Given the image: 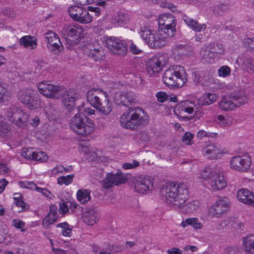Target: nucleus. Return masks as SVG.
I'll list each match as a JSON object with an SVG mask.
<instances>
[{
  "label": "nucleus",
  "mask_w": 254,
  "mask_h": 254,
  "mask_svg": "<svg viewBox=\"0 0 254 254\" xmlns=\"http://www.w3.org/2000/svg\"><path fill=\"white\" fill-rule=\"evenodd\" d=\"M83 221L88 225L93 226L95 223V211L89 210L83 216Z\"/></svg>",
  "instance_id": "obj_34"
},
{
  "label": "nucleus",
  "mask_w": 254,
  "mask_h": 254,
  "mask_svg": "<svg viewBox=\"0 0 254 254\" xmlns=\"http://www.w3.org/2000/svg\"><path fill=\"white\" fill-rule=\"evenodd\" d=\"M17 98L23 104L30 109H37L40 107V101L36 91L30 88H24L18 91Z\"/></svg>",
  "instance_id": "obj_10"
},
{
  "label": "nucleus",
  "mask_w": 254,
  "mask_h": 254,
  "mask_svg": "<svg viewBox=\"0 0 254 254\" xmlns=\"http://www.w3.org/2000/svg\"><path fill=\"white\" fill-rule=\"evenodd\" d=\"M155 97L158 102L164 103L169 99V95L164 91H159L155 94Z\"/></svg>",
  "instance_id": "obj_44"
},
{
  "label": "nucleus",
  "mask_w": 254,
  "mask_h": 254,
  "mask_svg": "<svg viewBox=\"0 0 254 254\" xmlns=\"http://www.w3.org/2000/svg\"><path fill=\"white\" fill-rule=\"evenodd\" d=\"M93 123L87 117L78 113L75 115L69 122L71 129L78 135L86 136L93 130Z\"/></svg>",
  "instance_id": "obj_6"
},
{
  "label": "nucleus",
  "mask_w": 254,
  "mask_h": 254,
  "mask_svg": "<svg viewBox=\"0 0 254 254\" xmlns=\"http://www.w3.org/2000/svg\"><path fill=\"white\" fill-rule=\"evenodd\" d=\"M218 134L215 132H209L204 130H199L197 133V137L199 139H202L204 137L214 138L217 136Z\"/></svg>",
  "instance_id": "obj_43"
},
{
  "label": "nucleus",
  "mask_w": 254,
  "mask_h": 254,
  "mask_svg": "<svg viewBox=\"0 0 254 254\" xmlns=\"http://www.w3.org/2000/svg\"><path fill=\"white\" fill-rule=\"evenodd\" d=\"M183 20L191 29L195 32L203 31L206 28V25L205 24H199L196 20L187 15H184L183 17Z\"/></svg>",
  "instance_id": "obj_27"
},
{
  "label": "nucleus",
  "mask_w": 254,
  "mask_h": 254,
  "mask_svg": "<svg viewBox=\"0 0 254 254\" xmlns=\"http://www.w3.org/2000/svg\"><path fill=\"white\" fill-rule=\"evenodd\" d=\"M20 43L24 47L34 49L37 47V39L35 37L25 36L20 39Z\"/></svg>",
  "instance_id": "obj_30"
},
{
  "label": "nucleus",
  "mask_w": 254,
  "mask_h": 254,
  "mask_svg": "<svg viewBox=\"0 0 254 254\" xmlns=\"http://www.w3.org/2000/svg\"><path fill=\"white\" fill-rule=\"evenodd\" d=\"M251 165L252 159L248 153L235 156L230 160V168L236 172H247L250 169Z\"/></svg>",
  "instance_id": "obj_13"
},
{
  "label": "nucleus",
  "mask_w": 254,
  "mask_h": 254,
  "mask_svg": "<svg viewBox=\"0 0 254 254\" xmlns=\"http://www.w3.org/2000/svg\"><path fill=\"white\" fill-rule=\"evenodd\" d=\"M128 21V17L127 14L123 12H120L117 15L115 16L112 19V22L118 26H121L127 23Z\"/></svg>",
  "instance_id": "obj_31"
},
{
  "label": "nucleus",
  "mask_w": 254,
  "mask_h": 254,
  "mask_svg": "<svg viewBox=\"0 0 254 254\" xmlns=\"http://www.w3.org/2000/svg\"><path fill=\"white\" fill-rule=\"evenodd\" d=\"M48 157L47 155L44 152H38L35 151L34 157L33 160L40 161L44 162L47 160Z\"/></svg>",
  "instance_id": "obj_50"
},
{
  "label": "nucleus",
  "mask_w": 254,
  "mask_h": 254,
  "mask_svg": "<svg viewBox=\"0 0 254 254\" xmlns=\"http://www.w3.org/2000/svg\"><path fill=\"white\" fill-rule=\"evenodd\" d=\"M219 108L225 111H232L236 108L233 95H225L218 103Z\"/></svg>",
  "instance_id": "obj_25"
},
{
  "label": "nucleus",
  "mask_w": 254,
  "mask_h": 254,
  "mask_svg": "<svg viewBox=\"0 0 254 254\" xmlns=\"http://www.w3.org/2000/svg\"><path fill=\"white\" fill-rule=\"evenodd\" d=\"M102 43H105L109 52L113 55L125 56L127 53V44L126 40L121 37H100Z\"/></svg>",
  "instance_id": "obj_8"
},
{
  "label": "nucleus",
  "mask_w": 254,
  "mask_h": 254,
  "mask_svg": "<svg viewBox=\"0 0 254 254\" xmlns=\"http://www.w3.org/2000/svg\"><path fill=\"white\" fill-rule=\"evenodd\" d=\"M4 120V117L0 114V136L1 137L8 136L9 134V127Z\"/></svg>",
  "instance_id": "obj_35"
},
{
  "label": "nucleus",
  "mask_w": 254,
  "mask_h": 254,
  "mask_svg": "<svg viewBox=\"0 0 254 254\" xmlns=\"http://www.w3.org/2000/svg\"><path fill=\"white\" fill-rule=\"evenodd\" d=\"M90 192L88 190H79L76 193L77 199L81 203H86L91 199Z\"/></svg>",
  "instance_id": "obj_32"
},
{
  "label": "nucleus",
  "mask_w": 254,
  "mask_h": 254,
  "mask_svg": "<svg viewBox=\"0 0 254 254\" xmlns=\"http://www.w3.org/2000/svg\"><path fill=\"white\" fill-rule=\"evenodd\" d=\"M148 122V117L147 115L140 116L133 110L125 112L120 118L121 127L129 129H134L138 126L146 125Z\"/></svg>",
  "instance_id": "obj_7"
},
{
  "label": "nucleus",
  "mask_w": 254,
  "mask_h": 254,
  "mask_svg": "<svg viewBox=\"0 0 254 254\" xmlns=\"http://www.w3.org/2000/svg\"><path fill=\"white\" fill-rule=\"evenodd\" d=\"M216 122L222 127L230 126L233 122L232 117L228 115H218L215 119Z\"/></svg>",
  "instance_id": "obj_33"
},
{
  "label": "nucleus",
  "mask_w": 254,
  "mask_h": 254,
  "mask_svg": "<svg viewBox=\"0 0 254 254\" xmlns=\"http://www.w3.org/2000/svg\"><path fill=\"white\" fill-rule=\"evenodd\" d=\"M7 171V166L2 163L0 164V175H3L6 173Z\"/></svg>",
  "instance_id": "obj_63"
},
{
  "label": "nucleus",
  "mask_w": 254,
  "mask_h": 254,
  "mask_svg": "<svg viewBox=\"0 0 254 254\" xmlns=\"http://www.w3.org/2000/svg\"><path fill=\"white\" fill-rule=\"evenodd\" d=\"M8 184V182L5 179H2L0 181V193L3 191L5 186Z\"/></svg>",
  "instance_id": "obj_61"
},
{
  "label": "nucleus",
  "mask_w": 254,
  "mask_h": 254,
  "mask_svg": "<svg viewBox=\"0 0 254 254\" xmlns=\"http://www.w3.org/2000/svg\"><path fill=\"white\" fill-rule=\"evenodd\" d=\"M58 214L56 208L53 206H51L49 214L43 220V225L46 229H48L49 226L54 223L58 219Z\"/></svg>",
  "instance_id": "obj_29"
},
{
  "label": "nucleus",
  "mask_w": 254,
  "mask_h": 254,
  "mask_svg": "<svg viewBox=\"0 0 254 254\" xmlns=\"http://www.w3.org/2000/svg\"><path fill=\"white\" fill-rule=\"evenodd\" d=\"M162 194L165 198L167 203L175 209L186 207V211L190 212L198 207L197 201H192L185 205L190 194L187 186L185 184H168L162 189Z\"/></svg>",
  "instance_id": "obj_1"
},
{
  "label": "nucleus",
  "mask_w": 254,
  "mask_h": 254,
  "mask_svg": "<svg viewBox=\"0 0 254 254\" xmlns=\"http://www.w3.org/2000/svg\"><path fill=\"white\" fill-rule=\"evenodd\" d=\"M233 99L236 108L247 103L248 101V98L245 94L233 95Z\"/></svg>",
  "instance_id": "obj_37"
},
{
  "label": "nucleus",
  "mask_w": 254,
  "mask_h": 254,
  "mask_svg": "<svg viewBox=\"0 0 254 254\" xmlns=\"http://www.w3.org/2000/svg\"><path fill=\"white\" fill-rule=\"evenodd\" d=\"M245 43H247L250 48L254 50V38L253 39L249 38L246 40Z\"/></svg>",
  "instance_id": "obj_64"
},
{
  "label": "nucleus",
  "mask_w": 254,
  "mask_h": 254,
  "mask_svg": "<svg viewBox=\"0 0 254 254\" xmlns=\"http://www.w3.org/2000/svg\"><path fill=\"white\" fill-rule=\"evenodd\" d=\"M193 134L190 132L185 133L183 137V142L186 145H190L193 143Z\"/></svg>",
  "instance_id": "obj_47"
},
{
  "label": "nucleus",
  "mask_w": 254,
  "mask_h": 254,
  "mask_svg": "<svg viewBox=\"0 0 254 254\" xmlns=\"http://www.w3.org/2000/svg\"><path fill=\"white\" fill-rule=\"evenodd\" d=\"M242 246L246 254H254V235L243 237Z\"/></svg>",
  "instance_id": "obj_26"
},
{
  "label": "nucleus",
  "mask_w": 254,
  "mask_h": 254,
  "mask_svg": "<svg viewBox=\"0 0 254 254\" xmlns=\"http://www.w3.org/2000/svg\"><path fill=\"white\" fill-rule=\"evenodd\" d=\"M184 250L185 251H190L191 252H194L197 251L198 249L195 246L187 245L184 247Z\"/></svg>",
  "instance_id": "obj_62"
},
{
  "label": "nucleus",
  "mask_w": 254,
  "mask_h": 254,
  "mask_svg": "<svg viewBox=\"0 0 254 254\" xmlns=\"http://www.w3.org/2000/svg\"><path fill=\"white\" fill-rule=\"evenodd\" d=\"M44 37L47 42V48L51 53L58 56L64 51V46L55 32L49 31L44 34Z\"/></svg>",
  "instance_id": "obj_14"
},
{
  "label": "nucleus",
  "mask_w": 254,
  "mask_h": 254,
  "mask_svg": "<svg viewBox=\"0 0 254 254\" xmlns=\"http://www.w3.org/2000/svg\"><path fill=\"white\" fill-rule=\"evenodd\" d=\"M230 207V202L227 197H221L208 208V214L211 217L219 218Z\"/></svg>",
  "instance_id": "obj_16"
},
{
  "label": "nucleus",
  "mask_w": 254,
  "mask_h": 254,
  "mask_svg": "<svg viewBox=\"0 0 254 254\" xmlns=\"http://www.w3.org/2000/svg\"><path fill=\"white\" fill-rule=\"evenodd\" d=\"M19 185L20 187L22 188H26L30 190H35V188H36V184H35L33 182H23L20 181L19 182Z\"/></svg>",
  "instance_id": "obj_46"
},
{
  "label": "nucleus",
  "mask_w": 254,
  "mask_h": 254,
  "mask_svg": "<svg viewBox=\"0 0 254 254\" xmlns=\"http://www.w3.org/2000/svg\"><path fill=\"white\" fill-rule=\"evenodd\" d=\"M80 98V95L77 90L70 89L65 92L63 97V103L69 112L75 107V101Z\"/></svg>",
  "instance_id": "obj_19"
},
{
  "label": "nucleus",
  "mask_w": 254,
  "mask_h": 254,
  "mask_svg": "<svg viewBox=\"0 0 254 254\" xmlns=\"http://www.w3.org/2000/svg\"><path fill=\"white\" fill-rule=\"evenodd\" d=\"M219 98L215 93H205L199 98H193L178 103L174 108V112L178 118L187 113L189 115H196L204 106H209L215 102Z\"/></svg>",
  "instance_id": "obj_2"
},
{
  "label": "nucleus",
  "mask_w": 254,
  "mask_h": 254,
  "mask_svg": "<svg viewBox=\"0 0 254 254\" xmlns=\"http://www.w3.org/2000/svg\"><path fill=\"white\" fill-rule=\"evenodd\" d=\"M14 203L17 207H20L22 211H26L29 208V205L24 202L23 198L18 200L14 201Z\"/></svg>",
  "instance_id": "obj_51"
},
{
  "label": "nucleus",
  "mask_w": 254,
  "mask_h": 254,
  "mask_svg": "<svg viewBox=\"0 0 254 254\" xmlns=\"http://www.w3.org/2000/svg\"><path fill=\"white\" fill-rule=\"evenodd\" d=\"M224 254H241V251L238 247L232 246L225 250Z\"/></svg>",
  "instance_id": "obj_56"
},
{
  "label": "nucleus",
  "mask_w": 254,
  "mask_h": 254,
  "mask_svg": "<svg viewBox=\"0 0 254 254\" xmlns=\"http://www.w3.org/2000/svg\"><path fill=\"white\" fill-rule=\"evenodd\" d=\"M25 223L19 219H14L11 222V225L17 229H20L22 231H24L25 230L23 229L25 226Z\"/></svg>",
  "instance_id": "obj_53"
},
{
  "label": "nucleus",
  "mask_w": 254,
  "mask_h": 254,
  "mask_svg": "<svg viewBox=\"0 0 254 254\" xmlns=\"http://www.w3.org/2000/svg\"><path fill=\"white\" fill-rule=\"evenodd\" d=\"M68 13L74 20L81 23H89L92 20V16L84 8L77 5H73L69 7Z\"/></svg>",
  "instance_id": "obj_18"
},
{
  "label": "nucleus",
  "mask_w": 254,
  "mask_h": 254,
  "mask_svg": "<svg viewBox=\"0 0 254 254\" xmlns=\"http://www.w3.org/2000/svg\"><path fill=\"white\" fill-rule=\"evenodd\" d=\"M159 27L166 35L173 37L176 32L177 20L175 17L170 13H164L159 16Z\"/></svg>",
  "instance_id": "obj_12"
},
{
  "label": "nucleus",
  "mask_w": 254,
  "mask_h": 254,
  "mask_svg": "<svg viewBox=\"0 0 254 254\" xmlns=\"http://www.w3.org/2000/svg\"><path fill=\"white\" fill-rule=\"evenodd\" d=\"M162 63L160 58L157 56L150 58L146 64V72L149 76H155L162 70Z\"/></svg>",
  "instance_id": "obj_21"
},
{
  "label": "nucleus",
  "mask_w": 254,
  "mask_h": 254,
  "mask_svg": "<svg viewBox=\"0 0 254 254\" xmlns=\"http://www.w3.org/2000/svg\"><path fill=\"white\" fill-rule=\"evenodd\" d=\"M74 177V174L61 176L58 179V183L60 185H65L67 186L72 182Z\"/></svg>",
  "instance_id": "obj_39"
},
{
  "label": "nucleus",
  "mask_w": 254,
  "mask_h": 254,
  "mask_svg": "<svg viewBox=\"0 0 254 254\" xmlns=\"http://www.w3.org/2000/svg\"><path fill=\"white\" fill-rule=\"evenodd\" d=\"M168 254H182V251L178 248L174 247L169 249L166 251Z\"/></svg>",
  "instance_id": "obj_60"
},
{
  "label": "nucleus",
  "mask_w": 254,
  "mask_h": 254,
  "mask_svg": "<svg viewBox=\"0 0 254 254\" xmlns=\"http://www.w3.org/2000/svg\"><path fill=\"white\" fill-rule=\"evenodd\" d=\"M2 13L6 16L14 18L16 15V12L14 10L10 7H5L2 9Z\"/></svg>",
  "instance_id": "obj_54"
},
{
  "label": "nucleus",
  "mask_w": 254,
  "mask_h": 254,
  "mask_svg": "<svg viewBox=\"0 0 254 254\" xmlns=\"http://www.w3.org/2000/svg\"><path fill=\"white\" fill-rule=\"evenodd\" d=\"M237 198L240 202L254 207V192L247 189H240L237 191Z\"/></svg>",
  "instance_id": "obj_24"
},
{
  "label": "nucleus",
  "mask_w": 254,
  "mask_h": 254,
  "mask_svg": "<svg viewBox=\"0 0 254 254\" xmlns=\"http://www.w3.org/2000/svg\"><path fill=\"white\" fill-rule=\"evenodd\" d=\"M203 155L210 159H217L222 157L224 152L216 145L209 143L202 149Z\"/></svg>",
  "instance_id": "obj_22"
},
{
  "label": "nucleus",
  "mask_w": 254,
  "mask_h": 254,
  "mask_svg": "<svg viewBox=\"0 0 254 254\" xmlns=\"http://www.w3.org/2000/svg\"><path fill=\"white\" fill-rule=\"evenodd\" d=\"M113 249V246L110 244H106L103 250L99 253V254H113L111 253V251Z\"/></svg>",
  "instance_id": "obj_58"
},
{
  "label": "nucleus",
  "mask_w": 254,
  "mask_h": 254,
  "mask_svg": "<svg viewBox=\"0 0 254 254\" xmlns=\"http://www.w3.org/2000/svg\"><path fill=\"white\" fill-rule=\"evenodd\" d=\"M10 98L9 93L4 84L0 80V103L7 101Z\"/></svg>",
  "instance_id": "obj_36"
},
{
  "label": "nucleus",
  "mask_w": 254,
  "mask_h": 254,
  "mask_svg": "<svg viewBox=\"0 0 254 254\" xmlns=\"http://www.w3.org/2000/svg\"><path fill=\"white\" fill-rule=\"evenodd\" d=\"M127 182L126 176L122 173L113 174L109 173L103 180L102 186L104 188L108 189L114 186L125 184Z\"/></svg>",
  "instance_id": "obj_20"
},
{
  "label": "nucleus",
  "mask_w": 254,
  "mask_h": 254,
  "mask_svg": "<svg viewBox=\"0 0 254 254\" xmlns=\"http://www.w3.org/2000/svg\"><path fill=\"white\" fill-rule=\"evenodd\" d=\"M163 81L166 85L173 88L181 87L188 81L186 71L183 66L179 65L169 68L163 74Z\"/></svg>",
  "instance_id": "obj_4"
},
{
  "label": "nucleus",
  "mask_w": 254,
  "mask_h": 254,
  "mask_svg": "<svg viewBox=\"0 0 254 254\" xmlns=\"http://www.w3.org/2000/svg\"><path fill=\"white\" fill-rule=\"evenodd\" d=\"M59 212L61 214H64L69 211V207L66 203L63 200L59 203Z\"/></svg>",
  "instance_id": "obj_57"
},
{
  "label": "nucleus",
  "mask_w": 254,
  "mask_h": 254,
  "mask_svg": "<svg viewBox=\"0 0 254 254\" xmlns=\"http://www.w3.org/2000/svg\"><path fill=\"white\" fill-rule=\"evenodd\" d=\"M96 93L101 94L104 97V101L103 102L100 101V97L96 96V109L103 113L104 115L109 114L111 110V104L107 100V94L106 92L103 91L101 89H96Z\"/></svg>",
  "instance_id": "obj_23"
},
{
  "label": "nucleus",
  "mask_w": 254,
  "mask_h": 254,
  "mask_svg": "<svg viewBox=\"0 0 254 254\" xmlns=\"http://www.w3.org/2000/svg\"><path fill=\"white\" fill-rule=\"evenodd\" d=\"M231 69L227 65L220 66L218 69V75L220 77L225 78L231 74Z\"/></svg>",
  "instance_id": "obj_41"
},
{
  "label": "nucleus",
  "mask_w": 254,
  "mask_h": 254,
  "mask_svg": "<svg viewBox=\"0 0 254 254\" xmlns=\"http://www.w3.org/2000/svg\"><path fill=\"white\" fill-rule=\"evenodd\" d=\"M244 66L246 69L249 72H252L254 71V64L253 61L251 59H247L244 62Z\"/></svg>",
  "instance_id": "obj_55"
},
{
  "label": "nucleus",
  "mask_w": 254,
  "mask_h": 254,
  "mask_svg": "<svg viewBox=\"0 0 254 254\" xmlns=\"http://www.w3.org/2000/svg\"><path fill=\"white\" fill-rule=\"evenodd\" d=\"M139 165V163L136 160H133L131 163H126L123 164L122 167L125 170L134 169Z\"/></svg>",
  "instance_id": "obj_52"
},
{
  "label": "nucleus",
  "mask_w": 254,
  "mask_h": 254,
  "mask_svg": "<svg viewBox=\"0 0 254 254\" xmlns=\"http://www.w3.org/2000/svg\"><path fill=\"white\" fill-rule=\"evenodd\" d=\"M34 153L35 151L32 148H23L21 152V155L29 160L34 159Z\"/></svg>",
  "instance_id": "obj_42"
},
{
  "label": "nucleus",
  "mask_w": 254,
  "mask_h": 254,
  "mask_svg": "<svg viewBox=\"0 0 254 254\" xmlns=\"http://www.w3.org/2000/svg\"><path fill=\"white\" fill-rule=\"evenodd\" d=\"M95 89H92L89 90L86 95L87 100L89 102L90 105L95 108Z\"/></svg>",
  "instance_id": "obj_45"
},
{
  "label": "nucleus",
  "mask_w": 254,
  "mask_h": 254,
  "mask_svg": "<svg viewBox=\"0 0 254 254\" xmlns=\"http://www.w3.org/2000/svg\"><path fill=\"white\" fill-rule=\"evenodd\" d=\"M4 118H7L9 120L19 127L26 126L29 119V116L24 113L22 109L14 106H11L3 111Z\"/></svg>",
  "instance_id": "obj_11"
},
{
  "label": "nucleus",
  "mask_w": 254,
  "mask_h": 254,
  "mask_svg": "<svg viewBox=\"0 0 254 254\" xmlns=\"http://www.w3.org/2000/svg\"><path fill=\"white\" fill-rule=\"evenodd\" d=\"M57 227L62 228V233L64 236L69 237L71 232V228L66 222L61 223L57 225Z\"/></svg>",
  "instance_id": "obj_40"
},
{
  "label": "nucleus",
  "mask_w": 254,
  "mask_h": 254,
  "mask_svg": "<svg viewBox=\"0 0 254 254\" xmlns=\"http://www.w3.org/2000/svg\"><path fill=\"white\" fill-rule=\"evenodd\" d=\"M160 6L162 7L167 8L173 12L179 13L180 11L177 10L176 6L172 3L166 1H161Z\"/></svg>",
  "instance_id": "obj_48"
},
{
  "label": "nucleus",
  "mask_w": 254,
  "mask_h": 254,
  "mask_svg": "<svg viewBox=\"0 0 254 254\" xmlns=\"http://www.w3.org/2000/svg\"><path fill=\"white\" fill-rule=\"evenodd\" d=\"M129 50L131 53L134 55L141 54L143 53V51L133 43H130L129 46Z\"/></svg>",
  "instance_id": "obj_49"
},
{
  "label": "nucleus",
  "mask_w": 254,
  "mask_h": 254,
  "mask_svg": "<svg viewBox=\"0 0 254 254\" xmlns=\"http://www.w3.org/2000/svg\"><path fill=\"white\" fill-rule=\"evenodd\" d=\"M140 35L144 42L151 48L165 46L170 38L162 30H151L146 27L141 29Z\"/></svg>",
  "instance_id": "obj_5"
},
{
  "label": "nucleus",
  "mask_w": 254,
  "mask_h": 254,
  "mask_svg": "<svg viewBox=\"0 0 254 254\" xmlns=\"http://www.w3.org/2000/svg\"><path fill=\"white\" fill-rule=\"evenodd\" d=\"M83 29L78 24L65 25L62 30L66 42L70 45L77 44L83 37Z\"/></svg>",
  "instance_id": "obj_9"
},
{
  "label": "nucleus",
  "mask_w": 254,
  "mask_h": 254,
  "mask_svg": "<svg viewBox=\"0 0 254 254\" xmlns=\"http://www.w3.org/2000/svg\"><path fill=\"white\" fill-rule=\"evenodd\" d=\"M64 167L62 165H57L54 168L52 171L51 173L52 175H56L59 173H63L64 171Z\"/></svg>",
  "instance_id": "obj_59"
},
{
  "label": "nucleus",
  "mask_w": 254,
  "mask_h": 254,
  "mask_svg": "<svg viewBox=\"0 0 254 254\" xmlns=\"http://www.w3.org/2000/svg\"><path fill=\"white\" fill-rule=\"evenodd\" d=\"M132 185L136 191L141 193H147L153 187L152 177L148 176H138L134 177L132 181Z\"/></svg>",
  "instance_id": "obj_17"
},
{
  "label": "nucleus",
  "mask_w": 254,
  "mask_h": 254,
  "mask_svg": "<svg viewBox=\"0 0 254 254\" xmlns=\"http://www.w3.org/2000/svg\"><path fill=\"white\" fill-rule=\"evenodd\" d=\"M37 88L41 94L50 98L59 99L63 94L62 87L54 85L46 81L39 82Z\"/></svg>",
  "instance_id": "obj_15"
},
{
  "label": "nucleus",
  "mask_w": 254,
  "mask_h": 254,
  "mask_svg": "<svg viewBox=\"0 0 254 254\" xmlns=\"http://www.w3.org/2000/svg\"><path fill=\"white\" fill-rule=\"evenodd\" d=\"M182 228H185L188 226H191L194 230L202 229L203 224L196 217H190L183 220L181 223Z\"/></svg>",
  "instance_id": "obj_28"
},
{
  "label": "nucleus",
  "mask_w": 254,
  "mask_h": 254,
  "mask_svg": "<svg viewBox=\"0 0 254 254\" xmlns=\"http://www.w3.org/2000/svg\"><path fill=\"white\" fill-rule=\"evenodd\" d=\"M84 54L89 57L95 59V47L94 44H88L83 49Z\"/></svg>",
  "instance_id": "obj_38"
},
{
  "label": "nucleus",
  "mask_w": 254,
  "mask_h": 254,
  "mask_svg": "<svg viewBox=\"0 0 254 254\" xmlns=\"http://www.w3.org/2000/svg\"><path fill=\"white\" fill-rule=\"evenodd\" d=\"M197 178L205 181L209 189L212 191L221 190L227 186L223 174L215 168L205 167L198 174Z\"/></svg>",
  "instance_id": "obj_3"
}]
</instances>
